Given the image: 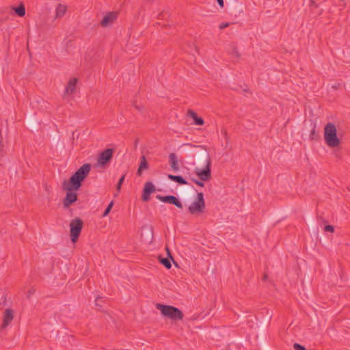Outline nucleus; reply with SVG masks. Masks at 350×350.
Returning a JSON list of instances; mask_svg holds the SVG:
<instances>
[{"instance_id":"1","label":"nucleus","mask_w":350,"mask_h":350,"mask_svg":"<svg viewBox=\"0 0 350 350\" xmlns=\"http://www.w3.org/2000/svg\"><path fill=\"white\" fill-rule=\"evenodd\" d=\"M91 170V165L85 163L80 167L76 172L70 178L69 181L64 180L62 183V189L67 191L66 197L63 200V205L65 208L75 202L77 199V191L81 186L82 181L88 176Z\"/></svg>"},{"instance_id":"2","label":"nucleus","mask_w":350,"mask_h":350,"mask_svg":"<svg viewBox=\"0 0 350 350\" xmlns=\"http://www.w3.org/2000/svg\"><path fill=\"white\" fill-rule=\"evenodd\" d=\"M185 146L193 148L192 157L195 158L196 163L204 165V168L196 167L194 172L202 180L208 181L211 178V159L206 147L202 145L185 144Z\"/></svg>"},{"instance_id":"3","label":"nucleus","mask_w":350,"mask_h":350,"mask_svg":"<svg viewBox=\"0 0 350 350\" xmlns=\"http://www.w3.org/2000/svg\"><path fill=\"white\" fill-rule=\"evenodd\" d=\"M156 308L161 311L163 316L172 321H182L184 318L183 312L176 307L157 304Z\"/></svg>"},{"instance_id":"4","label":"nucleus","mask_w":350,"mask_h":350,"mask_svg":"<svg viewBox=\"0 0 350 350\" xmlns=\"http://www.w3.org/2000/svg\"><path fill=\"white\" fill-rule=\"evenodd\" d=\"M324 139L329 147H336L340 144V139L336 135V128L333 123H328L324 129Z\"/></svg>"},{"instance_id":"5","label":"nucleus","mask_w":350,"mask_h":350,"mask_svg":"<svg viewBox=\"0 0 350 350\" xmlns=\"http://www.w3.org/2000/svg\"><path fill=\"white\" fill-rule=\"evenodd\" d=\"M205 201L204 194L202 192L198 193L196 199L189 206V213L192 215H199L204 213Z\"/></svg>"},{"instance_id":"6","label":"nucleus","mask_w":350,"mask_h":350,"mask_svg":"<svg viewBox=\"0 0 350 350\" xmlns=\"http://www.w3.org/2000/svg\"><path fill=\"white\" fill-rule=\"evenodd\" d=\"M70 226V236L72 243H76L83 226V221L79 217H76L72 219L69 224Z\"/></svg>"},{"instance_id":"7","label":"nucleus","mask_w":350,"mask_h":350,"mask_svg":"<svg viewBox=\"0 0 350 350\" xmlns=\"http://www.w3.org/2000/svg\"><path fill=\"white\" fill-rule=\"evenodd\" d=\"M113 150L111 148H107L103 151L98 156L97 163L100 166H104L111 161L113 157Z\"/></svg>"},{"instance_id":"8","label":"nucleus","mask_w":350,"mask_h":350,"mask_svg":"<svg viewBox=\"0 0 350 350\" xmlns=\"http://www.w3.org/2000/svg\"><path fill=\"white\" fill-rule=\"evenodd\" d=\"M157 198L160 201L165 202V203H169L171 204H173L178 207V208L183 209V206L181 202L179 200L178 198H176L174 196H163L158 195L157 196Z\"/></svg>"},{"instance_id":"9","label":"nucleus","mask_w":350,"mask_h":350,"mask_svg":"<svg viewBox=\"0 0 350 350\" xmlns=\"http://www.w3.org/2000/svg\"><path fill=\"white\" fill-rule=\"evenodd\" d=\"M155 191V187L151 182L145 183L144 188L142 193V200L148 201L150 199V195Z\"/></svg>"},{"instance_id":"10","label":"nucleus","mask_w":350,"mask_h":350,"mask_svg":"<svg viewBox=\"0 0 350 350\" xmlns=\"http://www.w3.org/2000/svg\"><path fill=\"white\" fill-rule=\"evenodd\" d=\"M117 13L115 12H109L104 16L100 22V25L103 27H107L113 23L117 18Z\"/></svg>"},{"instance_id":"11","label":"nucleus","mask_w":350,"mask_h":350,"mask_svg":"<svg viewBox=\"0 0 350 350\" xmlns=\"http://www.w3.org/2000/svg\"><path fill=\"white\" fill-rule=\"evenodd\" d=\"M14 312L12 309L8 308L5 310L3 314L2 328L6 327L13 319Z\"/></svg>"},{"instance_id":"12","label":"nucleus","mask_w":350,"mask_h":350,"mask_svg":"<svg viewBox=\"0 0 350 350\" xmlns=\"http://www.w3.org/2000/svg\"><path fill=\"white\" fill-rule=\"evenodd\" d=\"M169 164L174 171L177 172L179 170L180 167L178 164V159H177V157L175 153L170 154Z\"/></svg>"},{"instance_id":"13","label":"nucleus","mask_w":350,"mask_h":350,"mask_svg":"<svg viewBox=\"0 0 350 350\" xmlns=\"http://www.w3.org/2000/svg\"><path fill=\"white\" fill-rule=\"evenodd\" d=\"M148 168V163L146 160V158L144 155L140 157V163L139 166L137 171V175L140 176L142 174V172L144 170H147Z\"/></svg>"},{"instance_id":"14","label":"nucleus","mask_w":350,"mask_h":350,"mask_svg":"<svg viewBox=\"0 0 350 350\" xmlns=\"http://www.w3.org/2000/svg\"><path fill=\"white\" fill-rule=\"evenodd\" d=\"M187 114L191 118H193L195 124L198 126H202L204 124V120L202 118L198 117L197 113L194 111L189 109L187 111Z\"/></svg>"},{"instance_id":"15","label":"nucleus","mask_w":350,"mask_h":350,"mask_svg":"<svg viewBox=\"0 0 350 350\" xmlns=\"http://www.w3.org/2000/svg\"><path fill=\"white\" fill-rule=\"evenodd\" d=\"M167 178L172 180V181H174L180 185H187L188 184L187 181L183 178L181 176H176V175H172V174H168L167 175Z\"/></svg>"},{"instance_id":"16","label":"nucleus","mask_w":350,"mask_h":350,"mask_svg":"<svg viewBox=\"0 0 350 350\" xmlns=\"http://www.w3.org/2000/svg\"><path fill=\"white\" fill-rule=\"evenodd\" d=\"M67 10V7L65 5L59 3L56 8V17L63 16Z\"/></svg>"},{"instance_id":"17","label":"nucleus","mask_w":350,"mask_h":350,"mask_svg":"<svg viewBox=\"0 0 350 350\" xmlns=\"http://www.w3.org/2000/svg\"><path fill=\"white\" fill-rule=\"evenodd\" d=\"M77 92V89H65L63 93V98L68 101L70 100V96L75 94Z\"/></svg>"},{"instance_id":"18","label":"nucleus","mask_w":350,"mask_h":350,"mask_svg":"<svg viewBox=\"0 0 350 350\" xmlns=\"http://www.w3.org/2000/svg\"><path fill=\"white\" fill-rule=\"evenodd\" d=\"M13 9L15 11V13L18 16L22 17V16H25V5L21 3L18 7L13 8Z\"/></svg>"},{"instance_id":"19","label":"nucleus","mask_w":350,"mask_h":350,"mask_svg":"<svg viewBox=\"0 0 350 350\" xmlns=\"http://www.w3.org/2000/svg\"><path fill=\"white\" fill-rule=\"evenodd\" d=\"M229 53L232 56L235 57L237 58H239L240 56L237 47L234 44H230Z\"/></svg>"},{"instance_id":"20","label":"nucleus","mask_w":350,"mask_h":350,"mask_svg":"<svg viewBox=\"0 0 350 350\" xmlns=\"http://www.w3.org/2000/svg\"><path fill=\"white\" fill-rule=\"evenodd\" d=\"M160 262L167 269H170L172 267L171 262L168 258H160Z\"/></svg>"},{"instance_id":"21","label":"nucleus","mask_w":350,"mask_h":350,"mask_svg":"<svg viewBox=\"0 0 350 350\" xmlns=\"http://www.w3.org/2000/svg\"><path fill=\"white\" fill-rule=\"evenodd\" d=\"M310 138L311 140H317L319 138V135L315 131V126H314L313 129L310 131Z\"/></svg>"},{"instance_id":"22","label":"nucleus","mask_w":350,"mask_h":350,"mask_svg":"<svg viewBox=\"0 0 350 350\" xmlns=\"http://www.w3.org/2000/svg\"><path fill=\"white\" fill-rule=\"evenodd\" d=\"M77 81L78 79L77 78H72L71 79L67 85L66 86V88H75L76 85H77Z\"/></svg>"},{"instance_id":"23","label":"nucleus","mask_w":350,"mask_h":350,"mask_svg":"<svg viewBox=\"0 0 350 350\" xmlns=\"http://www.w3.org/2000/svg\"><path fill=\"white\" fill-rule=\"evenodd\" d=\"M113 206V202L111 201L107 206V207L106 208V209L105 210V211L103 212V217H106L111 211L112 207Z\"/></svg>"},{"instance_id":"24","label":"nucleus","mask_w":350,"mask_h":350,"mask_svg":"<svg viewBox=\"0 0 350 350\" xmlns=\"http://www.w3.org/2000/svg\"><path fill=\"white\" fill-rule=\"evenodd\" d=\"M124 178H125V175H123L119 180L117 185H116V190L118 192H119L121 189V186H122V183L124 182Z\"/></svg>"},{"instance_id":"25","label":"nucleus","mask_w":350,"mask_h":350,"mask_svg":"<svg viewBox=\"0 0 350 350\" xmlns=\"http://www.w3.org/2000/svg\"><path fill=\"white\" fill-rule=\"evenodd\" d=\"M324 230L325 232H334V228L333 226L332 225H326L324 228Z\"/></svg>"},{"instance_id":"26","label":"nucleus","mask_w":350,"mask_h":350,"mask_svg":"<svg viewBox=\"0 0 350 350\" xmlns=\"http://www.w3.org/2000/svg\"><path fill=\"white\" fill-rule=\"evenodd\" d=\"M192 181L193 183H195L197 185L200 186V187H204V184L203 183L204 180H202L201 179L200 180H196V179H192Z\"/></svg>"},{"instance_id":"27","label":"nucleus","mask_w":350,"mask_h":350,"mask_svg":"<svg viewBox=\"0 0 350 350\" xmlns=\"http://www.w3.org/2000/svg\"><path fill=\"white\" fill-rule=\"evenodd\" d=\"M293 347L295 350H306V348L304 346L298 343H295Z\"/></svg>"},{"instance_id":"28","label":"nucleus","mask_w":350,"mask_h":350,"mask_svg":"<svg viewBox=\"0 0 350 350\" xmlns=\"http://www.w3.org/2000/svg\"><path fill=\"white\" fill-rule=\"evenodd\" d=\"M310 7L311 8H319V4H317L314 0H310V4H309Z\"/></svg>"},{"instance_id":"29","label":"nucleus","mask_w":350,"mask_h":350,"mask_svg":"<svg viewBox=\"0 0 350 350\" xmlns=\"http://www.w3.org/2000/svg\"><path fill=\"white\" fill-rule=\"evenodd\" d=\"M165 250H166V252H167V256H169V258L174 262V263L176 266H178L177 263L176 262H174V258L170 253V249L167 247H166Z\"/></svg>"},{"instance_id":"30","label":"nucleus","mask_w":350,"mask_h":350,"mask_svg":"<svg viewBox=\"0 0 350 350\" xmlns=\"http://www.w3.org/2000/svg\"><path fill=\"white\" fill-rule=\"evenodd\" d=\"M229 25H230L229 23H221V24L219 25V28L220 29H224L226 27H228Z\"/></svg>"},{"instance_id":"31","label":"nucleus","mask_w":350,"mask_h":350,"mask_svg":"<svg viewBox=\"0 0 350 350\" xmlns=\"http://www.w3.org/2000/svg\"><path fill=\"white\" fill-rule=\"evenodd\" d=\"M346 86V84L345 83H339L337 85H333L332 86V88H342V87H345Z\"/></svg>"},{"instance_id":"32","label":"nucleus","mask_w":350,"mask_h":350,"mask_svg":"<svg viewBox=\"0 0 350 350\" xmlns=\"http://www.w3.org/2000/svg\"><path fill=\"white\" fill-rule=\"evenodd\" d=\"M218 5L221 7V8H223L224 5V0H216Z\"/></svg>"},{"instance_id":"33","label":"nucleus","mask_w":350,"mask_h":350,"mask_svg":"<svg viewBox=\"0 0 350 350\" xmlns=\"http://www.w3.org/2000/svg\"><path fill=\"white\" fill-rule=\"evenodd\" d=\"M146 230H147V233L151 237V238H152V237H153L152 230L149 228H147Z\"/></svg>"},{"instance_id":"34","label":"nucleus","mask_w":350,"mask_h":350,"mask_svg":"<svg viewBox=\"0 0 350 350\" xmlns=\"http://www.w3.org/2000/svg\"><path fill=\"white\" fill-rule=\"evenodd\" d=\"M133 107L138 111L142 110V107L139 105H137L136 103H133Z\"/></svg>"},{"instance_id":"35","label":"nucleus","mask_w":350,"mask_h":350,"mask_svg":"<svg viewBox=\"0 0 350 350\" xmlns=\"http://www.w3.org/2000/svg\"><path fill=\"white\" fill-rule=\"evenodd\" d=\"M34 291H35L34 289L29 290L28 292V293H29L28 297H29L31 294H33L34 293Z\"/></svg>"},{"instance_id":"36","label":"nucleus","mask_w":350,"mask_h":350,"mask_svg":"<svg viewBox=\"0 0 350 350\" xmlns=\"http://www.w3.org/2000/svg\"><path fill=\"white\" fill-rule=\"evenodd\" d=\"M267 275L266 273H265V274L263 275L262 280H267Z\"/></svg>"},{"instance_id":"37","label":"nucleus","mask_w":350,"mask_h":350,"mask_svg":"<svg viewBox=\"0 0 350 350\" xmlns=\"http://www.w3.org/2000/svg\"><path fill=\"white\" fill-rule=\"evenodd\" d=\"M167 14V13H165V12H162V13H160L159 14V17H163L164 16V15Z\"/></svg>"},{"instance_id":"38","label":"nucleus","mask_w":350,"mask_h":350,"mask_svg":"<svg viewBox=\"0 0 350 350\" xmlns=\"http://www.w3.org/2000/svg\"><path fill=\"white\" fill-rule=\"evenodd\" d=\"M100 299H101V298H98V297L96 299V306H98V301Z\"/></svg>"},{"instance_id":"39","label":"nucleus","mask_w":350,"mask_h":350,"mask_svg":"<svg viewBox=\"0 0 350 350\" xmlns=\"http://www.w3.org/2000/svg\"><path fill=\"white\" fill-rule=\"evenodd\" d=\"M2 146H3V145H2V144H1V140L0 139V150H1V149H2Z\"/></svg>"},{"instance_id":"40","label":"nucleus","mask_w":350,"mask_h":350,"mask_svg":"<svg viewBox=\"0 0 350 350\" xmlns=\"http://www.w3.org/2000/svg\"><path fill=\"white\" fill-rule=\"evenodd\" d=\"M249 90H250V89H244V91H245V92H249Z\"/></svg>"}]
</instances>
